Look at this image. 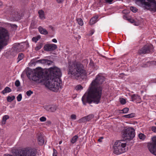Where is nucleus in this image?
Returning <instances> with one entry per match:
<instances>
[{
	"instance_id": "09e8293b",
	"label": "nucleus",
	"mask_w": 156,
	"mask_h": 156,
	"mask_svg": "<svg viewBox=\"0 0 156 156\" xmlns=\"http://www.w3.org/2000/svg\"><path fill=\"white\" fill-rule=\"evenodd\" d=\"M113 0H105V1L107 3H111L113 1Z\"/></svg>"
},
{
	"instance_id": "72a5a7b5",
	"label": "nucleus",
	"mask_w": 156,
	"mask_h": 156,
	"mask_svg": "<svg viewBox=\"0 0 156 156\" xmlns=\"http://www.w3.org/2000/svg\"><path fill=\"white\" fill-rule=\"evenodd\" d=\"M120 102L122 105H124L126 103L125 99L123 98H121L120 99Z\"/></svg>"
},
{
	"instance_id": "f3484780",
	"label": "nucleus",
	"mask_w": 156,
	"mask_h": 156,
	"mask_svg": "<svg viewBox=\"0 0 156 156\" xmlns=\"http://www.w3.org/2000/svg\"><path fill=\"white\" fill-rule=\"evenodd\" d=\"M13 50L16 52H19L22 51V49L21 48L20 44H16L13 46Z\"/></svg>"
},
{
	"instance_id": "20e7f679",
	"label": "nucleus",
	"mask_w": 156,
	"mask_h": 156,
	"mask_svg": "<svg viewBox=\"0 0 156 156\" xmlns=\"http://www.w3.org/2000/svg\"><path fill=\"white\" fill-rule=\"evenodd\" d=\"M136 2L144 9L156 12V2L155 0H136Z\"/></svg>"
},
{
	"instance_id": "2eb2a0df",
	"label": "nucleus",
	"mask_w": 156,
	"mask_h": 156,
	"mask_svg": "<svg viewBox=\"0 0 156 156\" xmlns=\"http://www.w3.org/2000/svg\"><path fill=\"white\" fill-rule=\"evenodd\" d=\"M37 138L38 144L40 145H43L44 143V140L43 136L41 133L37 134Z\"/></svg>"
},
{
	"instance_id": "6e6d98bb",
	"label": "nucleus",
	"mask_w": 156,
	"mask_h": 156,
	"mask_svg": "<svg viewBox=\"0 0 156 156\" xmlns=\"http://www.w3.org/2000/svg\"><path fill=\"white\" fill-rule=\"evenodd\" d=\"M3 5V3L2 2L0 1V7Z\"/></svg>"
},
{
	"instance_id": "473e14b6",
	"label": "nucleus",
	"mask_w": 156,
	"mask_h": 156,
	"mask_svg": "<svg viewBox=\"0 0 156 156\" xmlns=\"http://www.w3.org/2000/svg\"><path fill=\"white\" fill-rule=\"evenodd\" d=\"M139 137L141 139L144 140L145 137V136L142 133H140L139 135Z\"/></svg>"
},
{
	"instance_id": "603ef678",
	"label": "nucleus",
	"mask_w": 156,
	"mask_h": 156,
	"mask_svg": "<svg viewBox=\"0 0 156 156\" xmlns=\"http://www.w3.org/2000/svg\"><path fill=\"white\" fill-rule=\"evenodd\" d=\"M99 55L101 56V57H103V58H107V57L106 56H105L103 55H101V54H99Z\"/></svg>"
},
{
	"instance_id": "c9c22d12",
	"label": "nucleus",
	"mask_w": 156,
	"mask_h": 156,
	"mask_svg": "<svg viewBox=\"0 0 156 156\" xmlns=\"http://www.w3.org/2000/svg\"><path fill=\"white\" fill-rule=\"evenodd\" d=\"M75 88L77 90H81L83 89V87L81 85H78Z\"/></svg>"
},
{
	"instance_id": "423d86ee",
	"label": "nucleus",
	"mask_w": 156,
	"mask_h": 156,
	"mask_svg": "<svg viewBox=\"0 0 156 156\" xmlns=\"http://www.w3.org/2000/svg\"><path fill=\"white\" fill-rule=\"evenodd\" d=\"M36 151L34 149L27 147L17 151L15 153V156H35ZM4 156H13L9 154H5Z\"/></svg>"
},
{
	"instance_id": "7ed1b4c3",
	"label": "nucleus",
	"mask_w": 156,
	"mask_h": 156,
	"mask_svg": "<svg viewBox=\"0 0 156 156\" xmlns=\"http://www.w3.org/2000/svg\"><path fill=\"white\" fill-rule=\"evenodd\" d=\"M68 75L70 76L79 77L80 76H87V73L84 69V67L80 63L69 61L67 67Z\"/></svg>"
},
{
	"instance_id": "c03bdc74",
	"label": "nucleus",
	"mask_w": 156,
	"mask_h": 156,
	"mask_svg": "<svg viewBox=\"0 0 156 156\" xmlns=\"http://www.w3.org/2000/svg\"><path fill=\"white\" fill-rule=\"evenodd\" d=\"M32 40L33 41H34L36 43L37 42V41H38V39L37 38V37H33Z\"/></svg>"
},
{
	"instance_id": "e433bc0d",
	"label": "nucleus",
	"mask_w": 156,
	"mask_h": 156,
	"mask_svg": "<svg viewBox=\"0 0 156 156\" xmlns=\"http://www.w3.org/2000/svg\"><path fill=\"white\" fill-rule=\"evenodd\" d=\"M17 100L18 101H21L22 98V96L21 94H19L17 97Z\"/></svg>"
},
{
	"instance_id": "4c0bfd02",
	"label": "nucleus",
	"mask_w": 156,
	"mask_h": 156,
	"mask_svg": "<svg viewBox=\"0 0 156 156\" xmlns=\"http://www.w3.org/2000/svg\"><path fill=\"white\" fill-rule=\"evenodd\" d=\"M26 94L28 96H30L33 93V92L31 91V90H29L28 91H27L26 92Z\"/></svg>"
},
{
	"instance_id": "864d4df0",
	"label": "nucleus",
	"mask_w": 156,
	"mask_h": 156,
	"mask_svg": "<svg viewBox=\"0 0 156 156\" xmlns=\"http://www.w3.org/2000/svg\"><path fill=\"white\" fill-rule=\"evenodd\" d=\"M58 3L62 2L63 0H57Z\"/></svg>"
},
{
	"instance_id": "ddd939ff",
	"label": "nucleus",
	"mask_w": 156,
	"mask_h": 156,
	"mask_svg": "<svg viewBox=\"0 0 156 156\" xmlns=\"http://www.w3.org/2000/svg\"><path fill=\"white\" fill-rule=\"evenodd\" d=\"M57 108V106L55 105L45 106H44V108L46 110L52 112H55Z\"/></svg>"
},
{
	"instance_id": "37998d69",
	"label": "nucleus",
	"mask_w": 156,
	"mask_h": 156,
	"mask_svg": "<svg viewBox=\"0 0 156 156\" xmlns=\"http://www.w3.org/2000/svg\"><path fill=\"white\" fill-rule=\"evenodd\" d=\"M53 156H57V151L55 149H53Z\"/></svg>"
},
{
	"instance_id": "5701e85b",
	"label": "nucleus",
	"mask_w": 156,
	"mask_h": 156,
	"mask_svg": "<svg viewBox=\"0 0 156 156\" xmlns=\"http://www.w3.org/2000/svg\"><path fill=\"white\" fill-rule=\"evenodd\" d=\"M43 46V44L41 43H38L36 47L35 48V49L36 51H38Z\"/></svg>"
},
{
	"instance_id": "a211bd4d",
	"label": "nucleus",
	"mask_w": 156,
	"mask_h": 156,
	"mask_svg": "<svg viewBox=\"0 0 156 156\" xmlns=\"http://www.w3.org/2000/svg\"><path fill=\"white\" fill-rule=\"evenodd\" d=\"M132 100L131 101H133L135 100H136L137 101L140 102L141 101V98L140 96L136 94H133L131 95V96Z\"/></svg>"
},
{
	"instance_id": "c85d7f7f",
	"label": "nucleus",
	"mask_w": 156,
	"mask_h": 156,
	"mask_svg": "<svg viewBox=\"0 0 156 156\" xmlns=\"http://www.w3.org/2000/svg\"><path fill=\"white\" fill-rule=\"evenodd\" d=\"M15 98V96H13L12 97L8 96L7 97V101L8 102H11L13 101Z\"/></svg>"
},
{
	"instance_id": "f257e3e1",
	"label": "nucleus",
	"mask_w": 156,
	"mask_h": 156,
	"mask_svg": "<svg viewBox=\"0 0 156 156\" xmlns=\"http://www.w3.org/2000/svg\"><path fill=\"white\" fill-rule=\"evenodd\" d=\"M105 80L104 76L98 75L92 81L87 90V95L85 94L82 97L84 105L87 103L90 104L93 102L98 104L100 103L103 89L102 84Z\"/></svg>"
},
{
	"instance_id": "39448f33",
	"label": "nucleus",
	"mask_w": 156,
	"mask_h": 156,
	"mask_svg": "<svg viewBox=\"0 0 156 156\" xmlns=\"http://www.w3.org/2000/svg\"><path fill=\"white\" fill-rule=\"evenodd\" d=\"M9 35L7 30L0 27V52L8 44Z\"/></svg>"
},
{
	"instance_id": "cd10ccee",
	"label": "nucleus",
	"mask_w": 156,
	"mask_h": 156,
	"mask_svg": "<svg viewBox=\"0 0 156 156\" xmlns=\"http://www.w3.org/2000/svg\"><path fill=\"white\" fill-rule=\"evenodd\" d=\"M9 116L8 115H4L2 119V123L5 124V122L7 119H9Z\"/></svg>"
},
{
	"instance_id": "7c9ffc66",
	"label": "nucleus",
	"mask_w": 156,
	"mask_h": 156,
	"mask_svg": "<svg viewBox=\"0 0 156 156\" xmlns=\"http://www.w3.org/2000/svg\"><path fill=\"white\" fill-rule=\"evenodd\" d=\"M86 117H83L81 119H80L78 120V122L79 123H81V122H85L87 121H86Z\"/></svg>"
},
{
	"instance_id": "3c124183",
	"label": "nucleus",
	"mask_w": 156,
	"mask_h": 156,
	"mask_svg": "<svg viewBox=\"0 0 156 156\" xmlns=\"http://www.w3.org/2000/svg\"><path fill=\"white\" fill-rule=\"evenodd\" d=\"M103 139V137H101V138H99V139H98V141H99V142H101L102 141H101V139Z\"/></svg>"
},
{
	"instance_id": "a18cd8bd",
	"label": "nucleus",
	"mask_w": 156,
	"mask_h": 156,
	"mask_svg": "<svg viewBox=\"0 0 156 156\" xmlns=\"http://www.w3.org/2000/svg\"><path fill=\"white\" fill-rule=\"evenodd\" d=\"M71 118L72 119H76V116L75 114H72L71 116Z\"/></svg>"
},
{
	"instance_id": "c756f323",
	"label": "nucleus",
	"mask_w": 156,
	"mask_h": 156,
	"mask_svg": "<svg viewBox=\"0 0 156 156\" xmlns=\"http://www.w3.org/2000/svg\"><path fill=\"white\" fill-rule=\"evenodd\" d=\"M77 21L78 24L80 26H82L83 25V22L81 18H78L77 19Z\"/></svg>"
},
{
	"instance_id": "de8ad7c7",
	"label": "nucleus",
	"mask_w": 156,
	"mask_h": 156,
	"mask_svg": "<svg viewBox=\"0 0 156 156\" xmlns=\"http://www.w3.org/2000/svg\"><path fill=\"white\" fill-rule=\"evenodd\" d=\"M94 30H91L90 31V33L88 34L89 36H91L94 33Z\"/></svg>"
},
{
	"instance_id": "4be33fe9",
	"label": "nucleus",
	"mask_w": 156,
	"mask_h": 156,
	"mask_svg": "<svg viewBox=\"0 0 156 156\" xmlns=\"http://www.w3.org/2000/svg\"><path fill=\"white\" fill-rule=\"evenodd\" d=\"M11 91V89L9 87H7L2 91V93L3 94H5V93L10 92Z\"/></svg>"
},
{
	"instance_id": "a19ab883",
	"label": "nucleus",
	"mask_w": 156,
	"mask_h": 156,
	"mask_svg": "<svg viewBox=\"0 0 156 156\" xmlns=\"http://www.w3.org/2000/svg\"><path fill=\"white\" fill-rule=\"evenodd\" d=\"M36 63H37L36 62L34 61V59L32 60L30 62V63L31 65L32 66L34 65H35Z\"/></svg>"
},
{
	"instance_id": "f8f14e48",
	"label": "nucleus",
	"mask_w": 156,
	"mask_h": 156,
	"mask_svg": "<svg viewBox=\"0 0 156 156\" xmlns=\"http://www.w3.org/2000/svg\"><path fill=\"white\" fill-rule=\"evenodd\" d=\"M151 48V47L149 46L145 45L144 46L138 51V54L142 55L148 53L150 51Z\"/></svg>"
},
{
	"instance_id": "5fc2aeb1",
	"label": "nucleus",
	"mask_w": 156,
	"mask_h": 156,
	"mask_svg": "<svg viewBox=\"0 0 156 156\" xmlns=\"http://www.w3.org/2000/svg\"><path fill=\"white\" fill-rule=\"evenodd\" d=\"M37 37V38L38 39V40L41 38V37L40 36H38L37 37Z\"/></svg>"
},
{
	"instance_id": "412c9836",
	"label": "nucleus",
	"mask_w": 156,
	"mask_h": 156,
	"mask_svg": "<svg viewBox=\"0 0 156 156\" xmlns=\"http://www.w3.org/2000/svg\"><path fill=\"white\" fill-rule=\"evenodd\" d=\"M38 13L39 14V17L41 19H45L44 16V12L43 10H39L38 12Z\"/></svg>"
},
{
	"instance_id": "0eeeda50",
	"label": "nucleus",
	"mask_w": 156,
	"mask_h": 156,
	"mask_svg": "<svg viewBox=\"0 0 156 156\" xmlns=\"http://www.w3.org/2000/svg\"><path fill=\"white\" fill-rule=\"evenodd\" d=\"M124 140L116 141L113 146L114 153L117 154H119L126 151L125 148L126 144Z\"/></svg>"
},
{
	"instance_id": "1a4fd4ad",
	"label": "nucleus",
	"mask_w": 156,
	"mask_h": 156,
	"mask_svg": "<svg viewBox=\"0 0 156 156\" xmlns=\"http://www.w3.org/2000/svg\"><path fill=\"white\" fill-rule=\"evenodd\" d=\"M122 133V137L125 140H131L135 136L134 130L131 127L124 129Z\"/></svg>"
},
{
	"instance_id": "8fccbe9b",
	"label": "nucleus",
	"mask_w": 156,
	"mask_h": 156,
	"mask_svg": "<svg viewBox=\"0 0 156 156\" xmlns=\"http://www.w3.org/2000/svg\"><path fill=\"white\" fill-rule=\"evenodd\" d=\"M52 41L54 43H57V40L55 39H53L52 40Z\"/></svg>"
},
{
	"instance_id": "f704fd0d",
	"label": "nucleus",
	"mask_w": 156,
	"mask_h": 156,
	"mask_svg": "<svg viewBox=\"0 0 156 156\" xmlns=\"http://www.w3.org/2000/svg\"><path fill=\"white\" fill-rule=\"evenodd\" d=\"M131 10L133 12H136L137 11L138 9L135 7L132 6L130 7Z\"/></svg>"
},
{
	"instance_id": "4468645a",
	"label": "nucleus",
	"mask_w": 156,
	"mask_h": 156,
	"mask_svg": "<svg viewBox=\"0 0 156 156\" xmlns=\"http://www.w3.org/2000/svg\"><path fill=\"white\" fill-rule=\"evenodd\" d=\"M36 62L49 65L51 64L53 62L48 59H42L36 61Z\"/></svg>"
},
{
	"instance_id": "9d476101",
	"label": "nucleus",
	"mask_w": 156,
	"mask_h": 156,
	"mask_svg": "<svg viewBox=\"0 0 156 156\" xmlns=\"http://www.w3.org/2000/svg\"><path fill=\"white\" fill-rule=\"evenodd\" d=\"M152 141L148 143V147L150 151L152 154L156 155V136L152 138Z\"/></svg>"
},
{
	"instance_id": "aec40b11",
	"label": "nucleus",
	"mask_w": 156,
	"mask_h": 156,
	"mask_svg": "<svg viewBox=\"0 0 156 156\" xmlns=\"http://www.w3.org/2000/svg\"><path fill=\"white\" fill-rule=\"evenodd\" d=\"M98 16H96L94 17L91 18L90 20V25H93L97 21V19H98Z\"/></svg>"
},
{
	"instance_id": "f03ea898",
	"label": "nucleus",
	"mask_w": 156,
	"mask_h": 156,
	"mask_svg": "<svg viewBox=\"0 0 156 156\" xmlns=\"http://www.w3.org/2000/svg\"><path fill=\"white\" fill-rule=\"evenodd\" d=\"M36 69L37 70L34 72L30 71L27 72L28 78L37 83H41L52 91L57 92L60 87V83L55 81L51 85V84L49 77L44 76V73L41 69L37 70V68Z\"/></svg>"
},
{
	"instance_id": "052dcab7",
	"label": "nucleus",
	"mask_w": 156,
	"mask_h": 156,
	"mask_svg": "<svg viewBox=\"0 0 156 156\" xmlns=\"http://www.w3.org/2000/svg\"><path fill=\"white\" fill-rule=\"evenodd\" d=\"M39 68L40 69H41V68L40 67V68Z\"/></svg>"
},
{
	"instance_id": "393cba45",
	"label": "nucleus",
	"mask_w": 156,
	"mask_h": 156,
	"mask_svg": "<svg viewBox=\"0 0 156 156\" xmlns=\"http://www.w3.org/2000/svg\"><path fill=\"white\" fill-rule=\"evenodd\" d=\"M135 116V113H131L128 115H125L123 116V117L126 118H131L134 117Z\"/></svg>"
},
{
	"instance_id": "58836bf2",
	"label": "nucleus",
	"mask_w": 156,
	"mask_h": 156,
	"mask_svg": "<svg viewBox=\"0 0 156 156\" xmlns=\"http://www.w3.org/2000/svg\"><path fill=\"white\" fill-rule=\"evenodd\" d=\"M15 85L17 87H19L20 85V83L19 80H16L15 82Z\"/></svg>"
},
{
	"instance_id": "6ab92c4d",
	"label": "nucleus",
	"mask_w": 156,
	"mask_h": 156,
	"mask_svg": "<svg viewBox=\"0 0 156 156\" xmlns=\"http://www.w3.org/2000/svg\"><path fill=\"white\" fill-rule=\"evenodd\" d=\"M38 29L39 31L41 34L44 35H46L48 34V31L45 29L42 28L41 27H39Z\"/></svg>"
},
{
	"instance_id": "dca6fc26",
	"label": "nucleus",
	"mask_w": 156,
	"mask_h": 156,
	"mask_svg": "<svg viewBox=\"0 0 156 156\" xmlns=\"http://www.w3.org/2000/svg\"><path fill=\"white\" fill-rule=\"evenodd\" d=\"M11 15H12V17L16 20L20 19L21 16L20 14L16 11L13 10L11 12Z\"/></svg>"
},
{
	"instance_id": "ea45409f",
	"label": "nucleus",
	"mask_w": 156,
	"mask_h": 156,
	"mask_svg": "<svg viewBox=\"0 0 156 156\" xmlns=\"http://www.w3.org/2000/svg\"><path fill=\"white\" fill-rule=\"evenodd\" d=\"M40 120L41 122H45L46 121V119L45 117L42 116L40 118Z\"/></svg>"
},
{
	"instance_id": "79ce46f5",
	"label": "nucleus",
	"mask_w": 156,
	"mask_h": 156,
	"mask_svg": "<svg viewBox=\"0 0 156 156\" xmlns=\"http://www.w3.org/2000/svg\"><path fill=\"white\" fill-rule=\"evenodd\" d=\"M152 130L154 133H156V126H153L151 127Z\"/></svg>"
},
{
	"instance_id": "13d9d810",
	"label": "nucleus",
	"mask_w": 156,
	"mask_h": 156,
	"mask_svg": "<svg viewBox=\"0 0 156 156\" xmlns=\"http://www.w3.org/2000/svg\"><path fill=\"white\" fill-rule=\"evenodd\" d=\"M147 66L146 65H145L144 66H142V67H146Z\"/></svg>"
},
{
	"instance_id": "49530a36",
	"label": "nucleus",
	"mask_w": 156,
	"mask_h": 156,
	"mask_svg": "<svg viewBox=\"0 0 156 156\" xmlns=\"http://www.w3.org/2000/svg\"><path fill=\"white\" fill-rule=\"evenodd\" d=\"M10 26L12 28L16 29L17 27V26L15 24H10Z\"/></svg>"
},
{
	"instance_id": "bf43d9fd",
	"label": "nucleus",
	"mask_w": 156,
	"mask_h": 156,
	"mask_svg": "<svg viewBox=\"0 0 156 156\" xmlns=\"http://www.w3.org/2000/svg\"><path fill=\"white\" fill-rule=\"evenodd\" d=\"M133 21H134V20H133V21H132V22H132V23H133Z\"/></svg>"
},
{
	"instance_id": "2f4dec72",
	"label": "nucleus",
	"mask_w": 156,
	"mask_h": 156,
	"mask_svg": "<svg viewBox=\"0 0 156 156\" xmlns=\"http://www.w3.org/2000/svg\"><path fill=\"white\" fill-rule=\"evenodd\" d=\"M129 109L128 108H124L123 109L121 110V111H122V113H127L129 111Z\"/></svg>"
},
{
	"instance_id": "b1692460",
	"label": "nucleus",
	"mask_w": 156,
	"mask_h": 156,
	"mask_svg": "<svg viewBox=\"0 0 156 156\" xmlns=\"http://www.w3.org/2000/svg\"><path fill=\"white\" fill-rule=\"evenodd\" d=\"M78 136L77 135L74 136L71 139V142L72 144L75 143L77 140Z\"/></svg>"
},
{
	"instance_id": "9b49d317",
	"label": "nucleus",
	"mask_w": 156,
	"mask_h": 156,
	"mask_svg": "<svg viewBox=\"0 0 156 156\" xmlns=\"http://www.w3.org/2000/svg\"><path fill=\"white\" fill-rule=\"evenodd\" d=\"M57 48V46L54 44H48L45 45L44 47V51H54Z\"/></svg>"
},
{
	"instance_id": "4d7b16f0",
	"label": "nucleus",
	"mask_w": 156,
	"mask_h": 156,
	"mask_svg": "<svg viewBox=\"0 0 156 156\" xmlns=\"http://www.w3.org/2000/svg\"><path fill=\"white\" fill-rule=\"evenodd\" d=\"M62 143V141H59V144H61Z\"/></svg>"
},
{
	"instance_id": "bb28decb",
	"label": "nucleus",
	"mask_w": 156,
	"mask_h": 156,
	"mask_svg": "<svg viewBox=\"0 0 156 156\" xmlns=\"http://www.w3.org/2000/svg\"><path fill=\"white\" fill-rule=\"evenodd\" d=\"M86 119L87 121H89L94 117V115H89L87 116H85Z\"/></svg>"
},
{
	"instance_id": "a878e982",
	"label": "nucleus",
	"mask_w": 156,
	"mask_h": 156,
	"mask_svg": "<svg viewBox=\"0 0 156 156\" xmlns=\"http://www.w3.org/2000/svg\"><path fill=\"white\" fill-rule=\"evenodd\" d=\"M24 55L22 53H20L19 54L17 58V59L18 61H17V62L18 63L20 61L23 59V58H24Z\"/></svg>"
},
{
	"instance_id": "6e6552de",
	"label": "nucleus",
	"mask_w": 156,
	"mask_h": 156,
	"mask_svg": "<svg viewBox=\"0 0 156 156\" xmlns=\"http://www.w3.org/2000/svg\"><path fill=\"white\" fill-rule=\"evenodd\" d=\"M50 74L51 76H52V78L53 80L54 79L56 78H58V79H57V81L55 80L54 82L53 81L51 83V84H53L55 81H57L58 83H60V87H59L61 88V81L60 80V79H58L59 77H61L62 73L60 69L58 68L55 67L53 68H51L50 69Z\"/></svg>"
}]
</instances>
